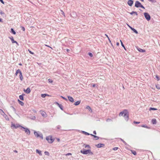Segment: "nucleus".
Returning a JSON list of instances; mask_svg holds the SVG:
<instances>
[{"label":"nucleus","mask_w":160,"mask_h":160,"mask_svg":"<svg viewBox=\"0 0 160 160\" xmlns=\"http://www.w3.org/2000/svg\"><path fill=\"white\" fill-rule=\"evenodd\" d=\"M122 116L124 117L126 120H128V112L127 110L125 109L122 112H120L119 114V116Z\"/></svg>","instance_id":"f257e3e1"},{"label":"nucleus","mask_w":160,"mask_h":160,"mask_svg":"<svg viewBox=\"0 0 160 160\" xmlns=\"http://www.w3.org/2000/svg\"><path fill=\"white\" fill-rule=\"evenodd\" d=\"M80 152L84 154H89L91 155H92L93 154V152L91 151L90 149H89L87 150H81L80 151Z\"/></svg>","instance_id":"f03ea898"},{"label":"nucleus","mask_w":160,"mask_h":160,"mask_svg":"<svg viewBox=\"0 0 160 160\" xmlns=\"http://www.w3.org/2000/svg\"><path fill=\"white\" fill-rule=\"evenodd\" d=\"M46 139L48 143H52L54 142L55 139L52 136H49L46 137Z\"/></svg>","instance_id":"7ed1b4c3"},{"label":"nucleus","mask_w":160,"mask_h":160,"mask_svg":"<svg viewBox=\"0 0 160 160\" xmlns=\"http://www.w3.org/2000/svg\"><path fill=\"white\" fill-rule=\"evenodd\" d=\"M144 15L147 21H148L150 20V16L148 13L147 12H144Z\"/></svg>","instance_id":"20e7f679"},{"label":"nucleus","mask_w":160,"mask_h":160,"mask_svg":"<svg viewBox=\"0 0 160 160\" xmlns=\"http://www.w3.org/2000/svg\"><path fill=\"white\" fill-rule=\"evenodd\" d=\"M135 6L137 7H141L143 8L144 9V7L141 5V4L138 1L136 2L135 3Z\"/></svg>","instance_id":"39448f33"},{"label":"nucleus","mask_w":160,"mask_h":160,"mask_svg":"<svg viewBox=\"0 0 160 160\" xmlns=\"http://www.w3.org/2000/svg\"><path fill=\"white\" fill-rule=\"evenodd\" d=\"M21 128H23L24 129V131L25 132L27 133V134L28 135H29L30 134V130L28 128H24L22 126H21Z\"/></svg>","instance_id":"423d86ee"},{"label":"nucleus","mask_w":160,"mask_h":160,"mask_svg":"<svg viewBox=\"0 0 160 160\" xmlns=\"http://www.w3.org/2000/svg\"><path fill=\"white\" fill-rule=\"evenodd\" d=\"M34 134L37 137H40V138H41L42 139L43 138V136L42 134L39 135L38 132L35 131L34 132Z\"/></svg>","instance_id":"0eeeda50"},{"label":"nucleus","mask_w":160,"mask_h":160,"mask_svg":"<svg viewBox=\"0 0 160 160\" xmlns=\"http://www.w3.org/2000/svg\"><path fill=\"white\" fill-rule=\"evenodd\" d=\"M21 126H20V125H19V124H12V126H11V127H13L14 128H19V127H21Z\"/></svg>","instance_id":"6e6552de"},{"label":"nucleus","mask_w":160,"mask_h":160,"mask_svg":"<svg viewBox=\"0 0 160 160\" xmlns=\"http://www.w3.org/2000/svg\"><path fill=\"white\" fill-rule=\"evenodd\" d=\"M40 112H41V113L43 117H47V114L45 112H44L43 111H41Z\"/></svg>","instance_id":"1a4fd4ad"},{"label":"nucleus","mask_w":160,"mask_h":160,"mask_svg":"<svg viewBox=\"0 0 160 160\" xmlns=\"http://www.w3.org/2000/svg\"><path fill=\"white\" fill-rule=\"evenodd\" d=\"M96 146L97 148H100L102 147H103L105 145L104 144L102 143H99Z\"/></svg>","instance_id":"9d476101"},{"label":"nucleus","mask_w":160,"mask_h":160,"mask_svg":"<svg viewBox=\"0 0 160 160\" xmlns=\"http://www.w3.org/2000/svg\"><path fill=\"white\" fill-rule=\"evenodd\" d=\"M24 91L27 93H29L31 92V90L30 89L28 88L26 90H25L24 89Z\"/></svg>","instance_id":"9b49d317"},{"label":"nucleus","mask_w":160,"mask_h":160,"mask_svg":"<svg viewBox=\"0 0 160 160\" xmlns=\"http://www.w3.org/2000/svg\"><path fill=\"white\" fill-rule=\"evenodd\" d=\"M68 98L70 101L72 102H74L73 99L72 97L71 96H68Z\"/></svg>","instance_id":"f8f14e48"},{"label":"nucleus","mask_w":160,"mask_h":160,"mask_svg":"<svg viewBox=\"0 0 160 160\" xmlns=\"http://www.w3.org/2000/svg\"><path fill=\"white\" fill-rule=\"evenodd\" d=\"M129 27L130 28V29L132 30L136 34H137L138 33V32L136 30H135V29L132 28L130 26H129Z\"/></svg>","instance_id":"ddd939ff"},{"label":"nucleus","mask_w":160,"mask_h":160,"mask_svg":"<svg viewBox=\"0 0 160 160\" xmlns=\"http://www.w3.org/2000/svg\"><path fill=\"white\" fill-rule=\"evenodd\" d=\"M128 3L129 6H131L133 3V1H128Z\"/></svg>","instance_id":"4468645a"},{"label":"nucleus","mask_w":160,"mask_h":160,"mask_svg":"<svg viewBox=\"0 0 160 160\" xmlns=\"http://www.w3.org/2000/svg\"><path fill=\"white\" fill-rule=\"evenodd\" d=\"M48 96H50L49 95L47 94H42L41 95V96L42 97L44 98L45 97Z\"/></svg>","instance_id":"2eb2a0df"},{"label":"nucleus","mask_w":160,"mask_h":160,"mask_svg":"<svg viewBox=\"0 0 160 160\" xmlns=\"http://www.w3.org/2000/svg\"><path fill=\"white\" fill-rule=\"evenodd\" d=\"M152 122L153 124H155L157 123V121L156 119H153L152 120Z\"/></svg>","instance_id":"dca6fc26"},{"label":"nucleus","mask_w":160,"mask_h":160,"mask_svg":"<svg viewBox=\"0 0 160 160\" xmlns=\"http://www.w3.org/2000/svg\"><path fill=\"white\" fill-rule=\"evenodd\" d=\"M81 101H78L76 102H75L74 103V104L75 106H77L80 103Z\"/></svg>","instance_id":"f3484780"},{"label":"nucleus","mask_w":160,"mask_h":160,"mask_svg":"<svg viewBox=\"0 0 160 160\" xmlns=\"http://www.w3.org/2000/svg\"><path fill=\"white\" fill-rule=\"evenodd\" d=\"M86 108L90 112H92V110L91 109V108L89 106H87L86 107Z\"/></svg>","instance_id":"a211bd4d"},{"label":"nucleus","mask_w":160,"mask_h":160,"mask_svg":"<svg viewBox=\"0 0 160 160\" xmlns=\"http://www.w3.org/2000/svg\"><path fill=\"white\" fill-rule=\"evenodd\" d=\"M10 39L12 41V43H16L17 44H18V42L15 41L14 40L13 37H12V38H10Z\"/></svg>","instance_id":"6ab92c4d"},{"label":"nucleus","mask_w":160,"mask_h":160,"mask_svg":"<svg viewBox=\"0 0 160 160\" xmlns=\"http://www.w3.org/2000/svg\"><path fill=\"white\" fill-rule=\"evenodd\" d=\"M18 101L19 102L21 106H23L24 105V103L20 101L19 99L18 100Z\"/></svg>","instance_id":"aec40b11"},{"label":"nucleus","mask_w":160,"mask_h":160,"mask_svg":"<svg viewBox=\"0 0 160 160\" xmlns=\"http://www.w3.org/2000/svg\"><path fill=\"white\" fill-rule=\"evenodd\" d=\"M83 146H84V147L86 148H87L89 149H90L91 148V147L89 145L84 144Z\"/></svg>","instance_id":"412c9836"},{"label":"nucleus","mask_w":160,"mask_h":160,"mask_svg":"<svg viewBox=\"0 0 160 160\" xmlns=\"http://www.w3.org/2000/svg\"><path fill=\"white\" fill-rule=\"evenodd\" d=\"M138 50L140 52H145V50L142 49L140 48H139Z\"/></svg>","instance_id":"4be33fe9"},{"label":"nucleus","mask_w":160,"mask_h":160,"mask_svg":"<svg viewBox=\"0 0 160 160\" xmlns=\"http://www.w3.org/2000/svg\"><path fill=\"white\" fill-rule=\"evenodd\" d=\"M0 113L3 116H4L5 114L3 111L1 109H0Z\"/></svg>","instance_id":"5701e85b"},{"label":"nucleus","mask_w":160,"mask_h":160,"mask_svg":"<svg viewBox=\"0 0 160 160\" xmlns=\"http://www.w3.org/2000/svg\"><path fill=\"white\" fill-rule=\"evenodd\" d=\"M90 135L93 136L94 137V138H95V140H98L99 138L98 137H97L95 135H93L92 134H91Z\"/></svg>","instance_id":"b1692460"},{"label":"nucleus","mask_w":160,"mask_h":160,"mask_svg":"<svg viewBox=\"0 0 160 160\" xmlns=\"http://www.w3.org/2000/svg\"><path fill=\"white\" fill-rule=\"evenodd\" d=\"M36 152L38 153L40 155H42V153L41 151L38 150V149H37L36 150Z\"/></svg>","instance_id":"393cba45"},{"label":"nucleus","mask_w":160,"mask_h":160,"mask_svg":"<svg viewBox=\"0 0 160 160\" xmlns=\"http://www.w3.org/2000/svg\"><path fill=\"white\" fill-rule=\"evenodd\" d=\"M19 77H20V80L21 81L22 80L23 77H22V72L20 73V74Z\"/></svg>","instance_id":"a878e982"},{"label":"nucleus","mask_w":160,"mask_h":160,"mask_svg":"<svg viewBox=\"0 0 160 160\" xmlns=\"http://www.w3.org/2000/svg\"><path fill=\"white\" fill-rule=\"evenodd\" d=\"M21 72L20 70L19 69H18L17 70L16 72L15 73V74L16 75H17L18 73H19V74H20Z\"/></svg>","instance_id":"bb28decb"},{"label":"nucleus","mask_w":160,"mask_h":160,"mask_svg":"<svg viewBox=\"0 0 160 160\" xmlns=\"http://www.w3.org/2000/svg\"><path fill=\"white\" fill-rule=\"evenodd\" d=\"M131 151L132 152V153L134 155H136L137 153L135 151L132 150H131Z\"/></svg>","instance_id":"cd10ccee"},{"label":"nucleus","mask_w":160,"mask_h":160,"mask_svg":"<svg viewBox=\"0 0 160 160\" xmlns=\"http://www.w3.org/2000/svg\"><path fill=\"white\" fill-rule=\"evenodd\" d=\"M19 98L22 100H23L24 98L23 96L22 95H20L19 96Z\"/></svg>","instance_id":"c85d7f7f"},{"label":"nucleus","mask_w":160,"mask_h":160,"mask_svg":"<svg viewBox=\"0 0 160 160\" xmlns=\"http://www.w3.org/2000/svg\"><path fill=\"white\" fill-rule=\"evenodd\" d=\"M157 108H150L149 109V110L150 111H151V110H157Z\"/></svg>","instance_id":"c756f323"},{"label":"nucleus","mask_w":160,"mask_h":160,"mask_svg":"<svg viewBox=\"0 0 160 160\" xmlns=\"http://www.w3.org/2000/svg\"><path fill=\"white\" fill-rule=\"evenodd\" d=\"M156 88L158 89H160V85L159 84L156 85Z\"/></svg>","instance_id":"7c9ffc66"},{"label":"nucleus","mask_w":160,"mask_h":160,"mask_svg":"<svg viewBox=\"0 0 160 160\" xmlns=\"http://www.w3.org/2000/svg\"><path fill=\"white\" fill-rule=\"evenodd\" d=\"M11 30L12 32V33L13 34H16V32L14 30H13V28H11Z\"/></svg>","instance_id":"2f4dec72"},{"label":"nucleus","mask_w":160,"mask_h":160,"mask_svg":"<svg viewBox=\"0 0 160 160\" xmlns=\"http://www.w3.org/2000/svg\"><path fill=\"white\" fill-rule=\"evenodd\" d=\"M130 14L131 15H132L133 14H136V15H137V12H134V11H133L132 12L130 13Z\"/></svg>","instance_id":"473e14b6"},{"label":"nucleus","mask_w":160,"mask_h":160,"mask_svg":"<svg viewBox=\"0 0 160 160\" xmlns=\"http://www.w3.org/2000/svg\"><path fill=\"white\" fill-rule=\"evenodd\" d=\"M120 42H121V45H122V47H123V48H124L125 49V46H124V45H123V43H122V41H121V40H120Z\"/></svg>","instance_id":"72a5a7b5"},{"label":"nucleus","mask_w":160,"mask_h":160,"mask_svg":"<svg viewBox=\"0 0 160 160\" xmlns=\"http://www.w3.org/2000/svg\"><path fill=\"white\" fill-rule=\"evenodd\" d=\"M44 153H45V154L46 155H47L48 156L49 155V153L48 152L45 151V152Z\"/></svg>","instance_id":"f704fd0d"},{"label":"nucleus","mask_w":160,"mask_h":160,"mask_svg":"<svg viewBox=\"0 0 160 160\" xmlns=\"http://www.w3.org/2000/svg\"><path fill=\"white\" fill-rule=\"evenodd\" d=\"M60 11L62 12V13H61L62 14V15H63L64 16V17H65V15L64 13V12L62 10H60Z\"/></svg>","instance_id":"c9c22d12"},{"label":"nucleus","mask_w":160,"mask_h":160,"mask_svg":"<svg viewBox=\"0 0 160 160\" xmlns=\"http://www.w3.org/2000/svg\"><path fill=\"white\" fill-rule=\"evenodd\" d=\"M28 51H29V52L30 54H33H33H34V52H31V51L29 49H28Z\"/></svg>","instance_id":"e433bc0d"},{"label":"nucleus","mask_w":160,"mask_h":160,"mask_svg":"<svg viewBox=\"0 0 160 160\" xmlns=\"http://www.w3.org/2000/svg\"><path fill=\"white\" fill-rule=\"evenodd\" d=\"M88 55H89V56L90 57H92V56H93V55L91 53V52H89L88 53Z\"/></svg>","instance_id":"4c0bfd02"},{"label":"nucleus","mask_w":160,"mask_h":160,"mask_svg":"<svg viewBox=\"0 0 160 160\" xmlns=\"http://www.w3.org/2000/svg\"><path fill=\"white\" fill-rule=\"evenodd\" d=\"M61 97L63 99L65 100H66V101H67L68 100H67V99L65 97H63V96H61Z\"/></svg>","instance_id":"58836bf2"},{"label":"nucleus","mask_w":160,"mask_h":160,"mask_svg":"<svg viewBox=\"0 0 160 160\" xmlns=\"http://www.w3.org/2000/svg\"><path fill=\"white\" fill-rule=\"evenodd\" d=\"M133 122L134 123H135V124H139L140 123V122H136L135 121H134Z\"/></svg>","instance_id":"ea45409f"},{"label":"nucleus","mask_w":160,"mask_h":160,"mask_svg":"<svg viewBox=\"0 0 160 160\" xmlns=\"http://www.w3.org/2000/svg\"><path fill=\"white\" fill-rule=\"evenodd\" d=\"M118 147H115L113 148V149L114 150H117L118 149Z\"/></svg>","instance_id":"a19ab883"},{"label":"nucleus","mask_w":160,"mask_h":160,"mask_svg":"<svg viewBox=\"0 0 160 160\" xmlns=\"http://www.w3.org/2000/svg\"><path fill=\"white\" fill-rule=\"evenodd\" d=\"M156 78L157 80L158 81L159 80V77H158V75H156Z\"/></svg>","instance_id":"79ce46f5"},{"label":"nucleus","mask_w":160,"mask_h":160,"mask_svg":"<svg viewBox=\"0 0 160 160\" xmlns=\"http://www.w3.org/2000/svg\"><path fill=\"white\" fill-rule=\"evenodd\" d=\"M48 80L49 81V82H50V83H52V81L50 79H48Z\"/></svg>","instance_id":"37998d69"},{"label":"nucleus","mask_w":160,"mask_h":160,"mask_svg":"<svg viewBox=\"0 0 160 160\" xmlns=\"http://www.w3.org/2000/svg\"><path fill=\"white\" fill-rule=\"evenodd\" d=\"M142 127H144V128H148L147 126L146 125H142Z\"/></svg>","instance_id":"c03bdc74"},{"label":"nucleus","mask_w":160,"mask_h":160,"mask_svg":"<svg viewBox=\"0 0 160 160\" xmlns=\"http://www.w3.org/2000/svg\"><path fill=\"white\" fill-rule=\"evenodd\" d=\"M72 155V154L71 153H68L66 154L65 155H66V156H68V155Z\"/></svg>","instance_id":"a18cd8bd"},{"label":"nucleus","mask_w":160,"mask_h":160,"mask_svg":"<svg viewBox=\"0 0 160 160\" xmlns=\"http://www.w3.org/2000/svg\"><path fill=\"white\" fill-rule=\"evenodd\" d=\"M21 28H22V29L23 30V31H25V28L23 27H21Z\"/></svg>","instance_id":"49530a36"},{"label":"nucleus","mask_w":160,"mask_h":160,"mask_svg":"<svg viewBox=\"0 0 160 160\" xmlns=\"http://www.w3.org/2000/svg\"><path fill=\"white\" fill-rule=\"evenodd\" d=\"M45 46H47V47H48L50 48H51V49H52V48L51 47H50V46H48V45H46V44H45Z\"/></svg>","instance_id":"de8ad7c7"},{"label":"nucleus","mask_w":160,"mask_h":160,"mask_svg":"<svg viewBox=\"0 0 160 160\" xmlns=\"http://www.w3.org/2000/svg\"><path fill=\"white\" fill-rule=\"evenodd\" d=\"M119 45V43L118 42H117L116 43V45L117 46H118Z\"/></svg>","instance_id":"09e8293b"},{"label":"nucleus","mask_w":160,"mask_h":160,"mask_svg":"<svg viewBox=\"0 0 160 160\" xmlns=\"http://www.w3.org/2000/svg\"><path fill=\"white\" fill-rule=\"evenodd\" d=\"M57 141H58V142H60V139H59V138H57Z\"/></svg>","instance_id":"8fccbe9b"},{"label":"nucleus","mask_w":160,"mask_h":160,"mask_svg":"<svg viewBox=\"0 0 160 160\" xmlns=\"http://www.w3.org/2000/svg\"><path fill=\"white\" fill-rule=\"evenodd\" d=\"M108 40L109 41V42H110V43H111V41L110 38H108Z\"/></svg>","instance_id":"3c124183"},{"label":"nucleus","mask_w":160,"mask_h":160,"mask_svg":"<svg viewBox=\"0 0 160 160\" xmlns=\"http://www.w3.org/2000/svg\"><path fill=\"white\" fill-rule=\"evenodd\" d=\"M93 133L94 134H96V131H93Z\"/></svg>","instance_id":"603ef678"},{"label":"nucleus","mask_w":160,"mask_h":160,"mask_svg":"<svg viewBox=\"0 0 160 160\" xmlns=\"http://www.w3.org/2000/svg\"><path fill=\"white\" fill-rule=\"evenodd\" d=\"M85 132V134L87 135H89L90 134L89 133H88V132Z\"/></svg>","instance_id":"864d4df0"},{"label":"nucleus","mask_w":160,"mask_h":160,"mask_svg":"<svg viewBox=\"0 0 160 160\" xmlns=\"http://www.w3.org/2000/svg\"><path fill=\"white\" fill-rule=\"evenodd\" d=\"M105 36H106V37L108 38H109V37H108V35L106 34H105Z\"/></svg>","instance_id":"5fc2aeb1"},{"label":"nucleus","mask_w":160,"mask_h":160,"mask_svg":"<svg viewBox=\"0 0 160 160\" xmlns=\"http://www.w3.org/2000/svg\"><path fill=\"white\" fill-rule=\"evenodd\" d=\"M0 13L1 14H4V13L3 12H2V11L0 12Z\"/></svg>","instance_id":"6e6d98bb"},{"label":"nucleus","mask_w":160,"mask_h":160,"mask_svg":"<svg viewBox=\"0 0 160 160\" xmlns=\"http://www.w3.org/2000/svg\"><path fill=\"white\" fill-rule=\"evenodd\" d=\"M66 51H67V52H69L70 51V50H69V49H66Z\"/></svg>","instance_id":"4d7b16f0"},{"label":"nucleus","mask_w":160,"mask_h":160,"mask_svg":"<svg viewBox=\"0 0 160 160\" xmlns=\"http://www.w3.org/2000/svg\"><path fill=\"white\" fill-rule=\"evenodd\" d=\"M14 152L16 153H17L18 152V151L16 150H14Z\"/></svg>","instance_id":"13d9d810"},{"label":"nucleus","mask_w":160,"mask_h":160,"mask_svg":"<svg viewBox=\"0 0 160 160\" xmlns=\"http://www.w3.org/2000/svg\"><path fill=\"white\" fill-rule=\"evenodd\" d=\"M95 84H93V85H92V87H95Z\"/></svg>","instance_id":"bf43d9fd"},{"label":"nucleus","mask_w":160,"mask_h":160,"mask_svg":"<svg viewBox=\"0 0 160 160\" xmlns=\"http://www.w3.org/2000/svg\"><path fill=\"white\" fill-rule=\"evenodd\" d=\"M3 4H4V2H3V1H0Z\"/></svg>","instance_id":"052dcab7"},{"label":"nucleus","mask_w":160,"mask_h":160,"mask_svg":"<svg viewBox=\"0 0 160 160\" xmlns=\"http://www.w3.org/2000/svg\"><path fill=\"white\" fill-rule=\"evenodd\" d=\"M2 21L1 19L0 18V22H1Z\"/></svg>","instance_id":"680f3d73"},{"label":"nucleus","mask_w":160,"mask_h":160,"mask_svg":"<svg viewBox=\"0 0 160 160\" xmlns=\"http://www.w3.org/2000/svg\"><path fill=\"white\" fill-rule=\"evenodd\" d=\"M19 65H22V64H19Z\"/></svg>","instance_id":"e2e57ef3"},{"label":"nucleus","mask_w":160,"mask_h":160,"mask_svg":"<svg viewBox=\"0 0 160 160\" xmlns=\"http://www.w3.org/2000/svg\"><path fill=\"white\" fill-rule=\"evenodd\" d=\"M60 108H61H61V107H60Z\"/></svg>","instance_id":"0e129e2a"},{"label":"nucleus","mask_w":160,"mask_h":160,"mask_svg":"<svg viewBox=\"0 0 160 160\" xmlns=\"http://www.w3.org/2000/svg\"><path fill=\"white\" fill-rule=\"evenodd\" d=\"M60 108H61H61V107H60Z\"/></svg>","instance_id":"69168bd1"}]
</instances>
